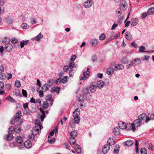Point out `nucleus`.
I'll return each instance as SVG.
<instances>
[{
	"label": "nucleus",
	"mask_w": 154,
	"mask_h": 154,
	"mask_svg": "<svg viewBox=\"0 0 154 154\" xmlns=\"http://www.w3.org/2000/svg\"><path fill=\"white\" fill-rule=\"evenodd\" d=\"M138 21L137 18H133L131 20V24L133 26H135L137 24Z\"/></svg>",
	"instance_id": "obj_11"
},
{
	"label": "nucleus",
	"mask_w": 154,
	"mask_h": 154,
	"mask_svg": "<svg viewBox=\"0 0 154 154\" xmlns=\"http://www.w3.org/2000/svg\"><path fill=\"white\" fill-rule=\"evenodd\" d=\"M76 57V55H73L70 58V60L73 62L74 61Z\"/></svg>",
	"instance_id": "obj_62"
},
{
	"label": "nucleus",
	"mask_w": 154,
	"mask_h": 154,
	"mask_svg": "<svg viewBox=\"0 0 154 154\" xmlns=\"http://www.w3.org/2000/svg\"><path fill=\"white\" fill-rule=\"evenodd\" d=\"M80 113V110L79 109H77L73 112V116L74 117L73 120H73H71L69 123V124L71 127L72 128H74L75 127V124H78L80 120V117L79 116V115Z\"/></svg>",
	"instance_id": "obj_1"
},
{
	"label": "nucleus",
	"mask_w": 154,
	"mask_h": 154,
	"mask_svg": "<svg viewBox=\"0 0 154 154\" xmlns=\"http://www.w3.org/2000/svg\"><path fill=\"white\" fill-rule=\"evenodd\" d=\"M74 63L72 62L69 63L68 66L70 69H72L74 67Z\"/></svg>",
	"instance_id": "obj_54"
},
{
	"label": "nucleus",
	"mask_w": 154,
	"mask_h": 154,
	"mask_svg": "<svg viewBox=\"0 0 154 154\" xmlns=\"http://www.w3.org/2000/svg\"><path fill=\"white\" fill-rule=\"evenodd\" d=\"M115 68L116 69H118V70H120L121 69H124V66L122 64H119L115 66Z\"/></svg>",
	"instance_id": "obj_34"
},
{
	"label": "nucleus",
	"mask_w": 154,
	"mask_h": 154,
	"mask_svg": "<svg viewBox=\"0 0 154 154\" xmlns=\"http://www.w3.org/2000/svg\"><path fill=\"white\" fill-rule=\"evenodd\" d=\"M14 129L15 130V131L16 133H19L21 130L20 127L18 125H17L14 128Z\"/></svg>",
	"instance_id": "obj_38"
},
{
	"label": "nucleus",
	"mask_w": 154,
	"mask_h": 154,
	"mask_svg": "<svg viewBox=\"0 0 154 154\" xmlns=\"http://www.w3.org/2000/svg\"><path fill=\"white\" fill-rule=\"evenodd\" d=\"M97 87L94 85H91L89 87L90 91L92 92H94L96 90Z\"/></svg>",
	"instance_id": "obj_23"
},
{
	"label": "nucleus",
	"mask_w": 154,
	"mask_h": 154,
	"mask_svg": "<svg viewBox=\"0 0 154 154\" xmlns=\"http://www.w3.org/2000/svg\"><path fill=\"white\" fill-rule=\"evenodd\" d=\"M149 58V56L145 55L142 58V59L143 60H148Z\"/></svg>",
	"instance_id": "obj_64"
},
{
	"label": "nucleus",
	"mask_w": 154,
	"mask_h": 154,
	"mask_svg": "<svg viewBox=\"0 0 154 154\" xmlns=\"http://www.w3.org/2000/svg\"><path fill=\"white\" fill-rule=\"evenodd\" d=\"M55 140V138H53L51 140H49L48 141V142L49 143L53 144L54 143Z\"/></svg>",
	"instance_id": "obj_55"
},
{
	"label": "nucleus",
	"mask_w": 154,
	"mask_h": 154,
	"mask_svg": "<svg viewBox=\"0 0 154 154\" xmlns=\"http://www.w3.org/2000/svg\"><path fill=\"white\" fill-rule=\"evenodd\" d=\"M42 106L44 108V109H46L49 106L48 103V101H44L43 104Z\"/></svg>",
	"instance_id": "obj_36"
},
{
	"label": "nucleus",
	"mask_w": 154,
	"mask_h": 154,
	"mask_svg": "<svg viewBox=\"0 0 154 154\" xmlns=\"http://www.w3.org/2000/svg\"><path fill=\"white\" fill-rule=\"evenodd\" d=\"M91 45L94 47L97 46L98 44V40L96 39H93L91 42Z\"/></svg>",
	"instance_id": "obj_25"
},
{
	"label": "nucleus",
	"mask_w": 154,
	"mask_h": 154,
	"mask_svg": "<svg viewBox=\"0 0 154 154\" xmlns=\"http://www.w3.org/2000/svg\"><path fill=\"white\" fill-rule=\"evenodd\" d=\"M52 96L51 94H48L46 97L47 101H49L51 100Z\"/></svg>",
	"instance_id": "obj_61"
},
{
	"label": "nucleus",
	"mask_w": 154,
	"mask_h": 154,
	"mask_svg": "<svg viewBox=\"0 0 154 154\" xmlns=\"http://www.w3.org/2000/svg\"><path fill=\"white\" fill-rule=\"evenodd\" d=\"M48 85L47 84H45L42 87V89L45 91H47L48 90L49 88L48 87Z\"/></svg>",
	"instance_id": "obj_48"
},
{
	"label": "nucleus",
	"mask_w": 154,
	"mask_h": 154,
	"mask_svg": "<svg viewBox=\"0 0 154 154\" xmlns=\"http://www.w3.org/2000/svg\"><path fill=\"white\" fill-rule=\"evenodd\" d=\"M40 110L42 111V112L43 113V114L41 115V119L42 121H43L45 117V114L44 111H43V109L42 108H40Z\"/></svg>",
	"instance_id": "obj_37"
},
{
	"label": "nucleus",
	"mask_w": 154,
	"mask_h": 154,
	"mask_svg": "<svg viewBox=\"0 0 154 154\" xmlns=\"http://www.w3.org/2000/svg\"><path fill=\"white\" fill-rule=\"evenodd\" d=\"M11 41L12 44H15L18 42V40L17 38H13L11 39Z\"/></svg>",
	"instance_id": "obj_43"
},
{
	"label": "nucleus",
	"mask_w": 154,
	"mask_h": 154,
	"mask_svg": "<svg viewBox=\"0 0 154 154\" xmlns=\"http://www.w3.org/2000/svg\"><path fill=\"white\" fill-rule=\"evenodd\" d=\"M68 78V76H63L62 79H61L62 82L64 84L66 83L67 82V79Z\"/></svg>",
	"instance_id": "obj_42"
},
{
	"label": "nucleus",
	"mask_w": 154,
	"mask_h": 154,
	"mask_svg": "<svg viewBox=\"0 0 154 154\" xmlns=\"http://www.w3.org/2000/svg\"><path fill=\"white\" fill-rule=\"evenodd\" d=\"M29 26L26 23H23L21 27L23 29H27L28 28Z\"/></svg>",
	"instance_id": "obj_39"
},
{
	"label": "nucleus",
	"mask_w": 154,
	"mask_h": 154,
	"mask_svg": "<svg viewBox=\"0 0 154 154\" xmlns=\"http://www.w3.org/2000/svg\"><path fill=\"white\" fill-rule=\"evenodd\" d=\"M92 5V2L91 0L87 1L84 3V6L86 8H90Z\"/></svg>",
	"instance_id": "obj_8"
},
{
	"label": "nucleus",
	"mask_w": 154,
	"mask_h": 154,
	"mask_svg": "<svg viewBox=\"0 0 154 154\" xmlns=\"http://www.w3.org/2000/svg\"><path fill=\"white\" fill-rule=\"evenodd\" d=\"M32 134H31V135H29L28 137V139L29 140V141H33L35 140V136L37 135L38 134H34L33 132V130H32Z\"/></svg>",
	"instance_id": "obj_21"
},
{
	"label": "nucleus",
	"mask_w": 154,
	"mask_h": 154,
	"mask_svg": "<svg viewBox=\"0 0 154 154\" xmlns=\"http://www.w3.org/2000/svg\"><path fill=\"white\" fill-rule=\"evenodd\" d=\"M54 81L53 79H50L48 82V86H51L53 85Z\"/></svg>",
	"instance_id": "obj_53"
},
{
	"label": "nucleus",
	"mask_w": 154,
	"mask_h": 154,
	"mask_svg": "<svg viewBox=\"0 0 154 154\" xmlns=\"http://www.w3.org/2000/svg\"><path fill=\"white\" fill-rule=\"evenodd\" d=\"M69 66L68 65H65L63 67V70L65 72H67L69 70Z\"/></svg>",
	"instance_id": "obj_60"
},
{
	"label": "nucleus",
	"mask_w": 154,
	"mask_h": 154,
	"mask_svg": "<svg viewBox=\"0 0 154 154\" xmlns=\"http://www.w3.org/2000/svg\"><path fill=\"white\" fill-rule=\"evenodd\" d=\"M148 14L149 15L154 14V8H149L147 11Z\"/></svg>",
	"instance_id": "obj_40"
},
{
	"label": "nucleus",
	"mask_w": 154,
	"mask_h": 154,
	"mask_svg": "<svg viewBox=\"0 0 154 154\" xmlns=\"http://www.w3.org/2000/svg\"><path fill=\"white\" fill-rule=\"evenodd\" d=\"M15 86L17 87L18 88H20L21 84L20 81L19 80H16L15 82Z\"/></svg>",
	"instance_id": "obj_49"
},
{
	"label": "nucleus",
	"mask_w": 154,
	"mask_h": 154,
	"mask_svg": "<svg viewBox=\"0 0 154 154\" xmlns=\"http://www.w3.org/2000/svg\"><path fill=\"white\" fill-rule=\"evenodd\" d=\"M55 134H56L58 132V128L57 126H56L55 127V130L52 131H51L50 133L48 136V138H50L52 136H53L54 135V132H55Z\"/></svg>",
	"instance_id": "obj_20"
},
{
	"label": "nucleus",
	"mask_w": 154,
	"mask_h": 154,
	"mask_svg": "<svg viewBox=\"0 0 154 154\" xmlns=\"http://www.w3.org/2000/svg\"><path fill=\"white\" fill-rule=\"evenodd\" d=\"M129 123H127L126 124L125 122L122 121L119 122V127L121 129H126L127 131H129L131 129H130V128L129 127V125H128Z\"/></svg>",
	"instance_id": "obj_4"
},
{
	"label": "nucleus",
	"mask_w": 154,
	"mask_h": 154,
	"mask_svg": "<svg viewBox=\"0 0 154 154\" xmlns=\"http://www.w3.org/2000/svg\"><path fill=\"white\" fill-rule=\"evenodd\" d=\"M106 37V35L105 34L102 33L101 34L99 37V39L100 40H104Z\"/></svg>",
	"instance_id": "obj_46"
},
{
	"label": "nucleus",
	"mask_w": 154,
	"mask_h": 154,
	"mask_svg": "<svg viewBox=\"0 0 154 154\" xmlns=\"http://www.w3.org/2000/svg\"><path fill=\"white\" fill-rule=\"evenodd\" d=\"M16 140L17 143L20 144V145L18 146V148L22 149L24 147L23 143V140L22 137L20 136H18L16 139Z\"/></svg>",
	"instance_id": "obj_6"
},
{
	"label": "nucleus",
	"mask_w": 154,
	"mask_h": 154,
	"mask_svg": "<svg viewBox=\"0 0 154 154\" xmlns=\"http://www.w3.org/2000/svg\"><path fill=\"white\" fill-rule=\"evenodd\" d=\"M142 124V122L138 118L134 120L133 122L131 124L129 123L128 125H129V127L130 129H132L133 131H134L135 130V126L136 127H140Z\"/></svg>",
	"instance_id": "obj_3"
},
{
	"label": "nucleus",
	"mask_w": 154,
	"mask_h": 154,
	"mask_svg": "<svg viewBox=\"0 0 154 154\" xmlns=\"http://www.w3.org/2000/svg\"><path fill=\"white\" fill-rule=\"evenodd\" d=\"M77 98L79 101H82L84 99V96H82L80 95V97H78Z\"/></svg>",
	"instance_id": "obj_57"
},
{
	"label": "nucleus",
	"mask_w": 154,
	"mask_h": 154,
	"mask_svg": "<svg viewBox=\"0 0 154 154\" xmlns=\"http://www.w3.org/2000/svg\"><path fill=\"white\" fill-rule=\"evenodd\" d=\"M145 47L144 46H142L139 48V51L140 52H148V51H145Z\"/></svg>",
	"instance_id": "obj_41"
},
{
	"label": "nucleus",
	"mask_w": 154,
	"mask_h": 154,
	"mask_svg": "<svg viewBox=\"0 0 154 154\" xmlns=\"http://www.w3.org/2000/svg\"><path fill=\"white\" fill-rule=\"evenodd\" d=\"M75 148L76 151L78 153H80L81 152V148L79 145H76L75 146Z\"/></svg>",
	"instance_id": "obj_32"
},
{
	"label": "nucleus",
	"mask_w": 154,
	"mask_h": 154,
	"mask_svg": "<svg viewBox=\"0 0 154 154\" xmlns=\"http://www.w3.org/2000/svg\"><path fill=\"white\" fill-rule=\"evenodd\" d=\"M35 126L33 127V132L35 134H38L39 129L41 130L43 128V126L41 125L40 121L38 119L35 120Z\"/></svg>",
	"instance_id": "obj_2"
},
{
	"label": "nucleus",
	"mask_w": 154,
	"mask_h": 154,
	"mask_svg": "<svg viewBox=\"0 0 154 154\" xmlns=\"http://www.w3.org/2000/svg\"><path fill=\"white\" fill-rule=\"evenodd\" d=\"M107 73L109 75H112L114 72V69L113 68L109 67L107 69Z\"/></svg>",
	"instance_id": "obj_14"
},
{
	"label": "nucleus",
	"mask_w": 154,
	"mask_h": 154,
	"mask_svg": "<svg viewBox=\"0 0 154 154\" xmlns=\"http://www.w3.org/2000/svg\"><path fill=\"white\" fill-rule=\"evenodd\" d=\"M6 21L7 23L9 24L13 22L11 18L9 17H8L6 18Z\"/></svg>",
	"instance_id": "obj_44"
},
{
	"label": "nucleus",
	"mask_w": 154,
	"mask_h": 154,
	"mask_svg": "<svg viewBox=\"0 0 154 154\" xmlns=\"http://www.w3.org/2000/svg\"><path fill=\"white\" fill-rule=\"evenodd\" d=\"M43 35L39 33L35 37L32 38L34 40L38 41L40 40V39L43 38Z\"/></svg>",
	"instance_id": "obj_18"
},
{
	"label": "nucleus",
	"mask_w": 154,
	"mask_h": 154,
	"mask_svg": "<svg viewBox=\"0 0 154 154\" xmlns=\"http://www.w3.org/2000/svg\"><path fill=\"white\" fill-rule=\"evenodd\" d=\"M140 151L141 154H146L147 153V150L144 148H142L140 149Z\"/></svg>",
	"instance_id": "obj_47"
},
{
	"label": "nucleus",
	"mask_w": 154,
	"mask_h": 154,
	"mask_svg": "<svg viewBox=\"0 0 154 154\" xmlns=\"http://www.w3.org/2000/svg\"><path fill=\"white\" fill-rule=\"evenodd\" d=\"M21 113L20 111H18L17 112L14 116L15 119H18L21 117Z\"/></svg>",
	"instance_id": "obj_31"
},
{
	"label": "nucleus",
	"mask_w": 154,
	"mask_h": 154,
	"mask_svg": "<svg viewBox=\"0 0 154 154\" xmlns=\"http://www.w3.org/2000/svg\"><path fill=\"white\" fill-rule=\"evenodd\" d=\"M115 147L116 149H114V152L115 153L118 154L119 151V146H116Z\"/></svg>",
	"instance_id": "obj_56"
},
{
	"label": "nucleus",
	"mask_w": 154,
	"mask_h": 154,
	"mask_svg": "<svg viewBox=\"0 0 154 154\" xmlns=\"http://www.w3.org/2000/svg\"><path fill=\"white\" fill-rule=\"evenodd\" d=\"M5 100H8L11 102L16 103V101L13 98L11 97L10 96H8L5 99Z\"/></svg>",
	"instance_id": "obj_29"
},
{
	"label": "nucleus",
	"mask_w": 154,
	"mask_h": 154,
	"mask_svg": "<svg viewBox=\"0 0 154 154\" xmlns=\"http://www.w3.org/2000/svg\"><path fill=\"white\" fill-rule=\"evenodd\" d=\"M70 135L71 137L75 138L77 136L78 134L76 131H73L70 133Z\"/></svg>",
	"instance_id": "obj_33"
},
{
	"label": "nucleus",
	"mask_w": 154,
	"mask_h": 154,
	"mask_svg": "<svg viewBox=\"0 0 154 154\" xmlns=\"http://www.w3.org/2000/svg\"><path fill=\"white\" fill-rule=\"evenodd\" d=\"M61 77L58 78L56 80V84L58 85H59L61 83Z\"/></svg>",
	"instance_id": "obj_58"
},
{
	"label": "nucleus",
	"mask_w": 154,
	"mask_h": 154,
	"mask_svg": "<svg viewBox=\"0 0 154 154\" xmlns=\"http://www.w3.org/2000/svg\"><path fill=\"white\" fill-rule=\"evenodd\" d=\"M25 147L27 148H30L32 146L31 142L29 140L26 141L24 143Z\"/></svg>",
	"instance_id": "obj_15"
},
{
	"label": "nucleus",
	"mask_w": 154,
	"mask_h": 154,
	"mask_svg": "<svg viewBox=\"0 0 154 154\" xmlns=\"http://www.w3.org/2000/svg\"><path fill=\"white\" fill-rule=\"evenodd\" d=\"M147 148L150 150H152L153 149V147L151 143H148V144Z\"/></svg>",
	"instance_id": "obj_59"
},
{
	"label": "nucleus",
	"mask_w": 154,
	"mask_h": 154,
	"mask_svg": "<svg viewBox=\"0 0 154 154\" xmlns=\"http://www.w3.org/2000/svg\"><path fill=\"white\" fill-rule=\"evenodd\" d=\"M15 131L14 128L13 127H10L8 130V133L9 134H12Z\"/></svg>",
	"instance_id": "obj_35"
},
{
	"label": "nucleus",
	"mask_w": 154,
	"mask_h": 154,
	"mask_svg": "<svg viewBox=\"0 0 154 154\" xmlns=\"http://www.w3.org/2000/svg\"><path fill=\"white\" fill-rule=\"evenodd\" d=\"M69 142L70 144L74 145L76 143V140L74 137H70L69 139Z\"/></svg>",
	"instance_id": "obj_27"
},
{
	"label": "nucleus",
	"mask_w": 154,
	"mask_h": 154,
	"mask_svg": "<svg viewBox=\"0 0 154 154\" xmlns=\"http://www.w3.org/2000/svg\"><path fill=\"white\" fill-rule=\"evenodd\" d=\"M141 63V60L138 58H136L134 59L132 62L133 65H137L140 64Z\"/></svg>",
	"instance_id": "obj_10"
},
{
	"label": "nucleus",
	"mask_w": 154,
	"mask_h": 154,
	"mask_svg": "<svg viewBox=\"0 0 154 154\" xmlns=\"http://www.w3.org/2000/svg\"><path fill=\"white\" fill-rule=\"evenodd\" d=\"M60 88L59 87H52L51 89V91L52 93L56 92L58 94L60 92Z\"/></svg>",
	"instance_id": "obj_17"
},
{
	"label": "nucleus",
	"mask_w": 154,
	"mask_h": 154,
	"mask_svg": "<svg viewBox=\"0 0 154 154\" xmlns=\"http://www.w3.org/2000/svg\"><path fill=\"white\" fill-rule=\"evenodd\" d=\"M105 85L104 82L102 80L98 81L97 82V87L99 88H101Z\"/></svg>",
	"instance_id": "obj_13"
},
{
	"label": "nucleus",
	"mask_w": 154,
	"mask_h": 154,
	"mask_svg": "<svg viewBox=\"0 0 154 154\" xmlns=\"http://www.w3.org/2000/svg\"><path fill=\"white\" fill-rule=\"evenodd\" d=\"M134 143V142L131 140H128L125 142V145L127 146H132Z\"/></svg>",
	"instance_id": "obj_26"
},
{
	"label": "nucleus",
	"mask_w": 154,
	"mask_h": 154,
	"mask_svg": "<svg viewBox=\"0 0 154 154\" xmlns=\"http://www.w3.org/2000/svg\"><path fill=\"white\" fill-rule=\"evenodd\" d=\"M5 90L9 91L11 88V85L9 84H6L5 86Z\"/></svg>",
	"instance_id": "obj_51"
},
{
	"label": "nucleus",
	"mask_w": 154,
	"mask_h": 154,
	"mask_svg": "<svg viewBox=\"0 0 154 154\" xmlns=\"http://www.w3.org/2000/svg\"><path fill=\"white\" fill-rule=\"evenodd\" d=\"M13 48V46L10 43L5 45V48L6 49L7 51L9 52L11 51L12 50Z\"/></svg>",
	"instance_id": "obj_16"
},
{
	"label": "nucleus",
	"mask_w": 154,
	"mask_h": 154,
	"mask_svg": "<svg viewBox=\"0 0 154 154\" xmlns=\"http://www.w3.org/2000/svg\"><path fill=\"white\" fill-rule=\"evenodd\" d=\"M121 9H118L116 10V16L119 17L122 14V11H121Z\"/></svg>",
	"instance_id": "obj_50"
},
{
	"label": "nucleus",
	"mask_w": 154,
	"mask_h": 154,
	"mask_svg": "<svg viewBox=\"0 0 154 154\" xmlns=\"http://www.w3.org/2000/svg\"><path fill=\"white\" fill-rule=\"evenodd\" d=\"M146 114L145 113H143L140 114L138 117V119L142 122H144L146 118Z\"/></svg>",
	"instance_id": "obj_19"
},
{
	"label": "nucleus",
	"mask_w": 154,
	"mask_h": 154,
	"mask_svg": "<svg viewBox=\"0 0 154 154\" xmlns=\"http://www.w3.org/2000/svg\"><path fill=\"white\" fill-rule=\"evenodd\" d=\"M125 38L127 39L131 40L132 39V35L130 32H127L125 33Z\"/></svg>",
	"instance_id": "obj_12"
},
{
	"label": "nucleus",
	"mask_w": 154,
	"mask_h": 154,
	"mask_svg": "<svg viewBox=\"0 0 154 154\" xmlns=\"http://www.w3.org/2000/svg\"><path fill=\"white\" fill-rule=\"evenodd\" d=\"M83 95L85 96V95H89L91 97L92 95L90 94L89 93V90L88 88H85L83 90Z\"/></svg>",
	"instance_id": "obj_24"
},
{
	"label": "nucleus",
	"mask_w": 154,
	"mask_h": 154,
	"mask_svg": "<svg viewBox=\"0 0 154 154\" xmlns=\"http://www.w3.org/2000/svg\"><path fill=\"white\" fill-rule=\"evenodd\" d=\"M119 127H116L114 129L113 132L115 134L118 135L120 133Z\"/></svg>",
	"instance_id": "obj_30"
},
{
	"label": "nucleus",
	"mask_w": 154,
	"mask_h": 154,
	"mask_svg": "<svg viewBox=\"0 0 154 154\" xmlns=\"http://www.w3.org/2000/svg\"><path fill=\"white\" fill-rule=\"evenodd\" d=\"M10 39L7 37H5L2 40V43L3 44L7 45L9 44Z\"/></svg>",
	"instance_id": "obj_28"
},
{
	"label": "nucleus",
	"mask_w": 154,
	"mask_h": 154,
	"mask_svg": "<svg viewBox=\"0 0 154 154\" xmlns=\"http://www.w3.org/2000/svg\"><path fill=\"white\" fill-rule=\"evenodd\" d=\"M89 69L87 68V70L84 72L83 73L84 76H80V79L81 80H85L89 75L90 72L89 71Z\"/></svg>",
	"instance_id": "obj_5"
},
{
	"label": "nucleus",
	"mask_w": 154,
	"mask_h": 154,
	"mask_svg": "<svg viewBox=\"0 0 154 154\" xmlns=\"http://www.w3.org/2000/svg\"><path fill=\"white\" fill-rule=\"evenodd\" d=\"M14 138V136L12 134H9L7 136L6 139L8 141H11L12 139Z\"/></svg>",
	"instance_id": "obj_45"
},
{
	"label": "nucleus",
	"mask_w": 154,
	"mask_h": 154,
	"mask_svg": "<svg viewBox=\"0 0 154 154\" xmlns=\"http://www.w3.org/2000/svg\"><path fill=\"white\" fill-rule=\"evenodd\" d=\"M127 4L124 0H122L121 2V5H120V9L123 10V8L125 9V8L127 6Z\"/></svg>",
	"instance_id": "obj_22"
},
{
	"label": "nucleus",
	"mask_w": 154,
	"mask_h": 154,
	"mask_svg": "<svg viewBox=\"0 0 154 154\" xmlns=\"http://www.w3.org/2000/svg\"><path fill=\"white\" fill-rule=\"evenodd\" d=\"M110 146L108 144L105 145L103 149V152L104 154H106L109 151V149Z\"/></svg>",
	"instance_id": "obj_9"
},
{
	"label": "nucleus",
	"mask_w": 154,
	"mask_h": 154,
	"mask_svg": "<svg viewBox=\"0 0 154 154\" xmlns=\"http://www.w3.org/2000/svg\"><path fill=\"white\" fill-rule=\"evenodd\" d=\"M25 113L26 115H29L31 112V111L28 109H26L24 110Z\"/></svg>",
	"instance_id": "obj_63"
},
{
	"label": "nucleus",
	"mask_w": 154,
	"mask_h": 154,
	"mask_svg": "<svg viewBox=\"0 0 154 154\" xmlns=\"http://www.w3.org/2000/svg\"><path fill=\"white\" fill-rule=\"evenodd\" d=\"M115 138L113 137H112L109 138L107 141L108 145L110 146H112L115 144Z\"/></svg>",
	"instance_id": "obj_7"
},
{
	"label": "nucleus",
	"mask_w": 154,
	"mask_h": 154,
	"mask_svg": "<svg viewBox=\"0 0 154 154\" xmlns=\"http://www.w3.org/2000/svg\"><path fill=\"white\" fill-rule=\"evenodd\" d=\"M22 94L24 97H27V93L26 91L24 89H22Z\"/></svg>",
	"instance_id": "obj_52"
}]
</instances>
